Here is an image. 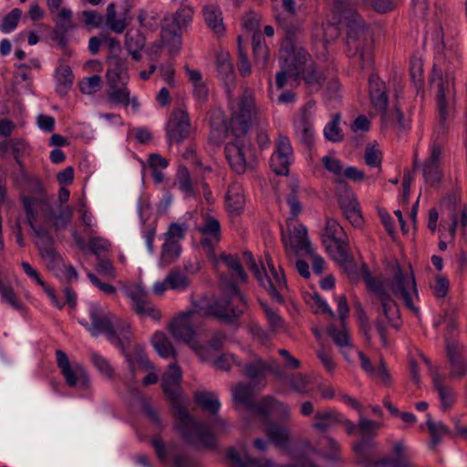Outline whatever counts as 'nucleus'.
Wrapping results in <instances>:
<instances>
[{
	"instance_id": "23",
	"label": "nucleus",
	"mask_w": 467,
	"mask_h": 467,
	"mask_svg": "<svg viewBox=\"0 0 467 467\" xmlns=\"http://www.w3.org/2000/svg\"><path fill=\"white\" fill-rule=\"evenodd\" d=\"M198 232L202 235L200 244L203 249L210 253H213L214 246L221 241V225L219 221L210 215L204 217V222L198 226Z\"/></svg>"
},
{
	"instance_id": "5",
	"label": "nucleus",
	"mask_w": 467,
	"mask_h": 467,
	"mask_svg": "<svg viewBox=\"0 0 467 467\" xmlns=\"http://www.w3.org/2000/svg\"><path fill=\"white\" fill-rule=\"evenodd\" d=\"M79 323L93 336L105 335L118 348L125 350L131 348L132 332L130 325L119 319L113 313L100 305L92 303L88 308V317H82Z\"/></svg>"
},
{
	"instance_id": "62",
	"label": "nucleus",
	"mask_w": 467,
	"mask_h": 467,
	"mask_svg": "<svg viewBox=\"0 0 467 467\" xmlns=\"http://www.w3.org/2000/svg\"><path fill=\"white\" fill-rule=\"evenodd\" d=\"M151 344L155 350H175L168 337L161 331L153 334Z\"/></svg>"
},
{
	"instance_id": "1",
	"label": "nucleus",
	"mask_w": 467,
	"mask_h": 467,
	"mask_svg": "<svg viewBox=\"0 0 467 467\" xmlns=\"http://www.w3.org/2000/svg\"><path fill=\"white\" fill-rule=\"evenodd\" d=\"M254 108L253 100L243 96L239 101V109L233 113L229 125L223 119L217 126L214 123L211 125L208 139L213 145H221L229 130L234 137L233 141L225 145L224 152L232 170L238 174L244 173L247 159L253 155V147L246 135L251 126Z\"/></svg>"
},
{
	"instance_id": "59",
	"label": "nucleus",
	"mask_w": 467,
	"mask_h": 467,
	"mask_svg": "<svg viewBox=\"0 0 467 467\" xmlns=\"http://www.w3.org/2000/svg\"><path fill=\"white\" fill-rule=\"evenodd\" d=\"M423 176L425 182L433 186L441 182L442 174L438 164L424 163Z\"/></svg>"
},
{
	"instance_id": "57",
	"label": "nucleus",
	"mask_w": 467,
	"mask_h": 467,
	"mask_svg": "<svg viewBox=\"0 0 467 467\" xmlns=\"http://www.w3.org/2000/svg\"><path fill=\"white\" fill-rule=\"evenodd\" d=\"M328 335L335 342V344L339 348L348 347L350 346L349 335L347 329L343 327L341 329L337 328L332 326L328 328Z\"/></svg>"
},
{
	"instance_id": "29",
	"label": "nucleus",
	"mask_w": 467,
	"mask_h": 467,
	"mask_svg": "<svg viewBox=\"0 0 467 467\" xmlns=\"http://www.w3.org/2000/svg\"><path fill=\"white\" fill-rule=\"evenodd\" d=\"M285 379L284 381H279L280 383H287L291 389L297 394L300 395H309L314 390L312 379L305 375L303 373H295L291 375H286L284 372Z\"/></svg>"
},
{
	"instance_id": "13",
	"label": "nucleus",
	"mask_w": 467,
	"mask_h": 467,
	"mask_svg": "<svg viewBox=\"0 0 467 467\" xmlns=\"http://www.w3.org/2000/svg\"><path fill=\"white\" fill-rule=\"evenodd\" d=\"M192 311L182 313L170 323L169 330L177 341L184 343L192 350H202V347L196 340V330L192 320Z\"/></svg>"
},
{
	"instance_id": "52",
	"label": "nucleus",
	"mask_w": 467,
	"mask_h": 467,
	"mask_svg": "<svg viewBox=\"0 0 467 467\" xmlns=\"http://www.w3.org/2000/svg\"><path fill=\"white\" fill-rule=\"evenodd\" d=\"M88 247L96 257H99L107 255L110 250L111 244L102 237H91L88 242Z\"/></svg>"
},
{
	"instance_id": "12",
	"label": "nucleus",
	"mask_w": 467,
	"mask_h": 467,
	"mask_svg": "<svg viewBox=\"0 0 467 467\" xmlns=\"http://www.w3.org/2000/svg\"><path fill=\"white\" fill-rule=\"evenodd\" d=\"M57 362L68 387L78 389H89L90 379L80 363L70 361L65 352H57Z\"/></svg>"
},
{
	"instance_id": "25",
	"label": "nucleus",
	"mask_w": 467,
	"mask_h": 467,
	"mask_svg": "<svg viewBox=\"0 0 467 467\" xmlns=\"http://www.w3.org/2000/svg\"><path fill=\"white\" fill-rule=\"evenodd\" d=\"M198 358L211 361L212 365L220 370L228 371L233 365L241 367L240 360L232 352H196Z\"/></svg>"
},
{
	"instance_id": "26",
	"label": "nucleus",
	"mask_w": 467,
	"mask_h": 467,
	"mask_svg": "<svg viewBox=\"0 0 467 467\" xmlns=\"http://www.w3.org/2000/svg\"><path fill=\"white\" fill-rule=\"evenodd\" d=\"M341 412L333 408H327L316 412L311 427L318 432H326L339 425Z\"/></svg>"
},
{
	"instance_id": "37",
	"label": "nucleus",
	"mask_w": 467,
	"mask_h": 467,
	"mask_svg": "<svg viewBox=\"0 0 467 467\" xmlns=\"http://www.w3.org/2000/svg\"><path fill=\"white\" fill-rule=\"evenodd\" d=\"M293 238L296 244L291 243V247L294 251L296 253L298 251H304L307 255L313 254V248L308 239L306 226L303 224L296 226Z\"/></svg>"
},
{
	"instance_id": "30",
	"label": "nucleus",
	"mask_w": 467,
	"mask_h": 467,
	"mask_svg": "<svg viewBox=\"0 0 467 467\" xmlns=\"http://www.w3.org/2000/svg\"><path fill=\"white\" fill-rule=\"evenodd\" d=\"M252 47L255 66L261 70L265 69L269 58V49L265 43L263 35L260 32L254 33Z\"/></svg>"
},
{
	"instance_id": "49",
	"label": "nucleus",
	"mask_w": 467,
	"mask_h": 467,
	"mask_svg": "<svg viewBox=\"0 0 467 467\" xmlns=\"http://www.w3.org/2000/svg\"><path fill=\"white\" fill-rule=\"evenodd\" d=\"M159 15L154 11L140 9L138 15V21L142 27L150 31H156L159 27Z\"/></svg>"
},
{
	"instance_id": "54",
	"label": "nucleus",
	"mask_w": 467,
	"mask_h": 467,
	"mask_svg": "<svg viewBox=\"0 0 467 467\" xmlns=\"http://www.w3.org/2000/svg\"><path fill=\"white\" fill-rule=\"evenodd\" d=\"M146 44L145 36L140 31L130 30L126 33L125 46L127 50L142 49Z\"/></svg>"
},
{
	"instance_id": "22",
	"label": "nucleus",
	"mask_w": 467,
	"mask_h": 467,
	"mask_svg": "<svg viewBox=\"0 0 467 467\" xmlns=\"http://www.w3.org/2000/svg\"><path fill=\"white\" fill-rule=\"evenodd\" d=\"M368 92L373 108L380 114L381 121H386L389 98L385 83L374 74L368 78Z\"/></svg>"
},
{
	"instance_id": "4",
	"label": "nucleus",
	"mask_w": 467,
	"mask_h": 467,
	"mask_svg": "<svg viewBox=\"0 0 467 467\" xmlns=\"http://www.w3.org/2000/svg\"><path fill=\"white\" fill-rule=\"evenodd\" d=\"M461 63L462 57L452 46L447 47L443 39L436 45L430 83L437 88L438 119L442 127L445 126L452 108L455 96L454 73Z\"/></svg>"
},
{
	"instance_id": "34",
	"label": "nucleus",
	"mask_w": 467,
	"mask_h": 467,
	"mask_svg": "<svg viewBox=\"0 0 467 467\" xmlns=\"http://www.w3.org/2000/svg\"><path fill=\"white\" fill-rule=\"evenodd\" d=\"M295 128L300 141L308 149L312 148L315 138L311 116L306 114L301 116L300 120L295 123Z\"/></svg>"
},
{
	"instance_id": "44",
	"label": "nucleus",
	"mask_w": 467,
	"mask_h": 467,
	"mask_svg": "<svg viewBox=\"0 0 467 467\" xmlns=\"http://www.w3.org/2000/svg\"><path fill=\"white\" fill-rule=\"evenodd\" d=\"M166 283L171 289L185 290L190 285V280L179 268H172L166 276Z\"/></svg>"
},
{
	"instance_id": "42",
	"label": "nucleus",
	"mask_w": 467,
	"mask_h": 467,
	"mask_svg": "<svg viewBox=\"0 0 467 467\" xmlns=\"http://www.w3.org/2000/svg\"><path fill=\"white\" fill-rule=\"evenodd\" d=\"M340 119V114L337 113L325 127L324 135L327 140L332 142H341L344 140L343 131L339 128Z\"/></svg>"
},
{
	"instance_id": "43",
	"label": "nucleus",
	"mask_w": 467,
	"mask_h": 467,
	"mask_svg": "<svg viewBox=\"0 0 467 467\" xmlns=\"http://www.w3.org/2000/svg\"><path fill=\"white\" fill-rule=\"evenodd\" d=\"M220 259L229 269L232 270V275H236L240 281L244 283L247 281V275L245 274L237 254L222 253L220 254Z\"/></svg>"
},
{
	"instance_id": "19",
	"label": "nucleus",
	"mask_w": 467,
	"mask_h": 467,
	"mask_svg": "<svg viewBox=\"0 0 467 467\" xmlns=\"http://www.w3.org/2000/svg\"><path fill=\"white\" fill-rule=\"evenodd\" d=\"M420 358L431 371L433 387L438 392L439 400L441 401V410L443 411L450 410L457 399L455 391L451 387L446 386L443 383L442 377L438 373L437 368L431 366L430 359L425 355L420 354Z\"/></svg>"
},
{
	"instance_id": "60",
	"label": "nucleus",
	"mask_w": 467,
	"mask_h": 467,
	"mask_svg": "<svg viewBox=\"0 0 467 467\" xmlns=\"http://www.w3.org/2000/svg\"><path fill=\"white\" fill-rule=\"evenodd\" d=\"M229 337L223 331H216L213 333L206 342V347L211 350H220L227 348Z\"/></svg>"
},
{
	"instance_id": "20",
	"label": "nucleus",
	"mask_w": 467,
	"mask_h": 467,
	"mask_svg": "<svg viewBox=\"0 0 467 467\" xmlns=\"http://www.w3.org/2000/svg\"><path fill=\"white\" fill-rule=\"evenodd\" d=\"M21 201L24 211L26 214L27 224L31 227L37 237V241L36 243V246L43 247L54 245L55 239L50 233L43 225L36 224V213L33 212V204L36 200L31 196H22Z\"/></svg>"
},
{
	"instance_id": "6",
	"label": "nucleus",
	"mask_w": 467,
	"mask_h": 467,
	"mask_svg": "<svg viewBox=\"0 0 467 467\" xmlns=\"http://www.w3.org/2000/svg\"><path fill=\"white\" fill-rule=\"evenodd\" d=\"M376 443L370 441L362 440L353 444V451L357 462L362 467H420L411 462L413 453L403 441L394 442L390 456L376 458Z\"/></svg>"
},
{
	"instance_id": "2",
	"label": "nucleus",
	"mask_w": 467,
	"mask_h": 467,
	"mask_svg": "<svg viewBox=\"0 0 467 467\" xmlns=\"http://www.w3.org/2000/svg\"><path fill=\"white\" fill-rule=\"evenodd\" d=\"M360 273L368 291L379 301L382 314L393 327H399L397 322L400 318V313L398 304L387 290V286L395 297L403 300L404 306L407 308L414 314L419 313V308L413 305L410 293V289H412L414 294L418 296L416 281L412 272L410 274L405 273L398 266L392 277L386 282L374 277L366 264L361 265Z\"/></svg>"
},
{
	"instance_id": "38",
	"label": "nucleus",
	"mask_w": 467,
	"mask_h": 467,
	"mask_svg": "<svg viewBox=\"0 0 467 467\" xmlns=\"http://www.w3.org/2000/svg\"><path fill=\"white\" fill-rule=\"evenodd\" d=\"M194 399L196 403L202 407V409L209 411L212 414H216L221 408L218 396L214 392L197 391L194 394Z\"/></svg>"
},
{
	"instance_id": "15",
	"label": "nucleus",
	"mask_w": 467,
	"mask_h": 467,
	"mask_svg": "<svg viewBox=\"0 0 467 467\" xmlns=\"http://www.w3.org/2000/svg\"><path fill=\"white\" fill-rule=\"evenodd\" d=\"M257 281L273 301L279 305L285 304L284 293L288 290V285L284 270L281 267L268 275L265 266L262 265V272Z\"/></svg>"
},
{
	"instance_id": "17",
	"label": "nucleus",
	"mask_w": 467,
	"mask_h": 467,
	"mask_svg": "<svg viewBox=\"0 0 467 467\" xmlns=\"http://www.w3.org/2000/svg\"><path fill=\"white\" fill-rule=\"evenodd\" d=\"M191 123L188 113L181 109H174L166 125L168 142L182 143L189 137Z\"/></svg>"
},
{
	"instance_id": "41",
	"label": "nucleus",
	"mask_w": 467,
	"mask_h": 467,
	"mask_svg": "<svg viewBox=\"0 0 467 467\" xmlns=\"http://www.w3.org/2000/svg\"><path fill=\"white\" fill-rule=\"evenodd\" d=\"M126 359L133 376L152 368L150 361L142 352H126Z\"/></svg>"
},
{
	"instance_id": "11",
	"label": "nucleus",
	"mask_w": 467,
	"mask_h": 467,
	"mask_svg": "<svg viewBox=\"0 0 467 467\" xmlns=\"http://www.w3.org/2000/svg\"><path fill=\"white\" fill-rule=\"evenodd\" d=\"M223 295L209 307L210 314L223 323H233L239 318L244 310L240 306H246V299L234 280L221 279Z\"/></svg>"
},
{
	"instance_id": "51",
	"label": "nucleus",
	"mask_w": 467,
	"mask_h": 467,
	"mask_svg": "<svg viewBox=\"0 0 467 467\" xmlns=\"http://www.w3.org/2000/svg\"><path fill=\"white\" fill-rule=\"evenodd\" d=\"M0 296L2 299L16 310H23L24 304L17 298L12 286L0 280Z\"/></svg>"
},
{
	"instance_id": "31",
	"label": "nucleus",
	"mask_w": 467,
	"mask_h": 467,
	"mask_svg": "<svg viewBox=\"0 0 467 467\" xmlns=\"http://www.w3.org/2000/svg\"><path fill=\"white\" fill-rule=\"evenodd\" d=\"M300 75L311 89V91H317L321 88L324 84L325 77L321 71L317 69V67L311 63L306 65V62L302 65Z\"/></svg>"
},
{
	"instance_id": "55",
	"label": "nucleus",
	"mask_w": 467,
	"mask_h": 467,
	"mask_svg": "<svg viewBox=\"0 0 467 467\" xmlns=\"http://www.w3.org/2000/svg\"><path fill=\"white\" fill-rule=\"evenodd\" d=\"M96 258L98 261L95 266L96 271L105 277L114 279L116 277V269L113 266L112 260L108 255Z\"/></svg>"
},
{
	"instance_id": "7",
	"label": "nucleus",
	"mask_w": 467,
	"mask_h": 467,
	"mask_svg": "<svg viewBox=\"0 0 467 467\" xmlns=\"http://www.w3.org/2000/svg\"><path fill=\"white\" fill-rule=\"evenodd\" d=\"M254 391L250 384L238 383L232 389L233 400L235 404L244 406L252 411L266 419L268 415H276L284 419L290 417L288 405L277 400L272 396H265L259 401H254Z\"/></svg>"
},
{
	"instance_id": "64",
	"label": "nucleus",
	"mask_w": 467,
	"mask_h": 467,
	"mask_svg": "<svg viewBox=\"0 0 467 467\" xmlns=\"http://www.w3.org/2000/svg\"><path fill=\"white\" fill-rule=\"evenodd\" d=\"M186 227L177 223H171L168 231L164 234L165 241H180L184 238Z\"/></svg>"
},
{
	"instance_id": "36",
	"label": "nucleus",
	"mask_w": 467,
	"mask_h": 467,
	"mask_svg": "<svg viewBox=\"0 0 467 467\" xmlns=\"http://www.w3.org/2000/svg\"><path fill=\"white\" fill-rule=\"evenodd\" d=\"M161 39L171 55L174 56L180 52L182 47L181 30L176 29L174 26H167L161 30Z\"/></svg>"
},
{
	"instance_id": "56",
	"label": "nucleus",
	"mask_w": 467,
	"mask_h": 467,
	"mask_svg": "<svg viewBox=\"0 0 467 467\" xmlns=\"http://www.w3.org/2000/svg\"><path fill=\"white\" fill-rule=\"evenodd\" d=\"M101 77L93 75L89 78H85L78 82L79 89L84 94H94L101 88Z\"/></svg>"
},
{
	"instance_id": "28",
	"label": "nucleus",
	"mask_w": 467,
	"mask_h": 467,
	"mask_svg": "<svg viewBox=\"0 0 467 467\" xmlns=\"http://www.w3.org/2000/svg\"><path fill=\"white\" fill-rule=\"evenodd\" d=\"M426 426L430 433L428 448L432 451H438V446L444 436L453 437L450 429L441 421H434L430 414H427Z\"/></svg>"
},
{
	"instance_id": "24",
	"label": "nucleus",
	"mask_w": 467,
	"mask_h": 467,
	"mask_svg": "<svg viewBox=\"0 0 467 467\" xmlns=\"http://www.w3.org/2000/svg\"><path fill=\"white\" fill-rule=\"evenodd\" d=\"M56 25L51 34V39L56 41L62 48L67 44V34L72 28V12L69 9H61L55 20Z\"/></svg>"
},
{
	"instance_id": "40",
	"label": "nucleus",
	"mask_w": 467,
	"mask_h": 467,
	"mask_svg": "<svg viewBox=\"0 0 467 467\" xmlns=\"http://www.w3.org/2000/svg\"><path fill=\"white\" fill-rule=\"evenodd\" d=\"M451 378L461 379L467 375V359L462 352H449Z\"/></svg>"
},
{
	"instance_id": "50",
	"label": "nucleus",
	"mask_w": 467,
	"mask_h": 467,
	"mask_svg": "<svg viewBox=\"0 0 467 467\" xmlns=\"http://www.w3.org/2000/svg\"><path fill=\"white\" fill-rule=\"evenodd\" d=\"M192 15L193 9L190 5H184L176 11L173 22L169 26L181 30L182 27L186 26L192 21Z\"/></svg>"
},
{
	"instance_id": "39",
	"label": "nucleus",
	"mask_w": 467,
	"mask_h": 467,
	"mask_svg": "<svg viewBox=\"0 0 467 467\" xmlns=\"http://www.w3.org/2000/svg\"><path fill=\"white\" fill-rule=\"evenodd\" d=\"M182 246L178 241H165L161 247L160 265L166 267L181 255Z\"/></svg>"
},
{
	"instance_id": "27",
	"label": "nucleus",
	"mask_w": 467,
	"mask_h": 467,
	"mask_svg": "<svg viewBox=\"0 0 467 467\" xmlns=\"http://www.w3.org/2000/svg\"><path fill=\"white\" fill-rule=\"evenodd\" d=\"M133 303V310L139 315L150 317L154 320H160L161 313L155 308L147 299L145 293L140 289H136L129 294Z\"/></svg>"
},
{
	"instance_id": "53",
	"label": "nucleus",
	"mask_w": 467,
	"mask_h": 467,
	"mask_svg": "<svg viewBox=\"0 0 467 467\" xmlns=\"http://www.w3.org/2000/svg\"><path fill=\"white\" fill-rule=\"evenodd\" d=\"M358 427L363 438H369L377 434L378 430L381 427V423L368 420L362 414L359 416Z\"/></svg>"
},
{
	"instance_id": "33",
	"label": "nucleus",
	"mask_w": 467,
	"mask_h": 467,
	"mask_svg": "<svg viewBox=\"0 0 467 467\" xmlns=\"http://www.w3.org/2000/svg\"><path fill=\"white\" fill-rule=\"evenodd\" d=\"M334 11L340 16L347 24L364 21L355 9L353 0H335Z\"/></svg>"
},
{
	"instance_id": "35",
	"label": "nucleus",
	"mask_w": 467,
	"mask_h": 467,
	"mask_svg": "<svg viewBox=\"0 0 467 467\" xmlns=\"http://www.w3.org/2000/svg\"><path fill=\"white\" fill-rule=\"evenodd\" d=\"M57 92L64 97L72 88L74 82V74L71 67L67 65H61L56 70Z\"/></svg>"
},
{
	"instance_id": "8",
	"label": "nucleus",
	"mask_w": 467,
	"mask_h": 467,
	"mask_svg": "<svg viewBox=\"0 0 467 467\" xmlns=\"http://www.w3.org/2000/svg\"><path fill=\"white\" fill-rule=\"evenodd\" d=\"M308 57L306 50L296 45L294 35L287 34L280 48L281 70L275 75L276 88L282 89L288 79L297 82L301 67Z\"/></svg>"
},
{
	"instance_id": "32",
	"label": "nucleus",
	"mask_w": 467,
	"mask_h": 467,
	"mask_svg": "<svg viewBox=\"0 0 467 467\" xmlns=\"http://www.w3.org/2000/svg\"><path fill=\"white\" fill-rule=\"evenodd\" d=\"M216 67L218 74L227 88H230L232 86H234L235 81V74L229 55L222 54L217 56Z\"/></svg>"
},
{
	"instance_id": "58",
	"label": "nucleus",
	"mask_w": 467,
	"mask_h": 467,
	"mask_svg": "<svg viewBox=\"0 0 467 467\" xmlns=\"http://www.w3.org/2000/svg\"><path fill=\"white\" fill-rule=\"evenodd\" d=\"M22 15V11L19 8H14L8 13L3 19L0 28L5 33H9L14 30Z\"/></svg>"
},
{
	"instance_id": "46",
	"label": "nucleus",
	"mask_w": 467,
	"mask_h": 467,
	"mask_svg": "<svg viewBox=\"0 0 467 467\" xmlns=\"http://www.w3.org/2000/svg\"><path fill=\"white\" fill-rule=\"evenodd\" d=\"M323 456L332 462H337L340 460V444L331 436H326L323 438Z\"/></svg>"
},
{
	"instance_id": "63",
	"label": "nucleus",
	"mask_w": 467,
	"mask_h": 467,
	"mask_svg": "<svg viewBox=\"0 0 467 467\" xmlns=\"http://www.w3.org/2000/svg\"><path fill=\"white\" fill-rule=\"evenodd\" d=\"M322 161H323L325 168L328 171H330L337 176V178L336 180L337 184V180L339 178L345 181V179L342 177L343 172H344L343 165H342V162L338 159H335V158H332L329 156H325L323 158Z\"/></svg>"
},
{
	"instance_id": "61",
	"label": "nucleus",
	"mask_w": 467,
	"mask_h": 467,
	"mask_svg": "<svg viewBox=\"0 0 467 467\" xmlns=\"http://www.w3.org/2000/svg\"><path fill=\"white\" fill-rule=\"evenodd\" d=\"M450 286L449 279L441 275L435 277L433 284L431 285L435 296L443 298L446 296Z\"/></svg>"
},
{
	"instance_id": "14",
	"label": "nucleus",
	"mask_w": 467,
	"mask_h": 467,
	"mask_svg": "<svg viewBox=\"0 0 467 467\" xmlns=\"http://www.w3.org/2000/svg\"><path fill=\"white\" fill-rule=\"evenodd\" d=\"M34 198L36 201L33 204V212L35 213V207H37L40 210L46 225L54 228L55 231H59L66 228L70 223L73 215V210L70 206L60 205L57 213L47 199Z\"/></svg>"
},
{
	"instance_id": "9",
	"label": "nucleus",
	"mask_w": 467,
	"mask_h": 467,
	"mask_svg": "<svg viewBox=\"0 0 467 467\" xmlns=\"http://www.w3.org/2000/svg\"><path fill=\"white\" fill-rule=\"evenodd\" d=\"M373 40L365 21L347 24L346 55L358 57L361 70L373 66Z\"/></svg>"
},
{
	"instance_id": "18",
	"label": "nucleus",
	"mask_w": 467,
	"mask_h": 467,
	"mask_svg": "<svg viewBox=\"0 0 467 467\" xmlns=\"http://www.w3.org/2000/svg\"><path fill=\"white\" fill-rule=\"evenodd\" d=\"M242 372L248 379L256 382L261 381L266 373L272 374L277 381H284L285 379L284 368L275 361L265 362L262 359H256L245 365Z\"/></svg>"
},
{
	"instance_id": "45",
	"label": "nucleus",
	"mask_w": 467,
	"mask_h": 467,
	"mask_svg": "<svg viewBox=\"0 0 467 467\" xmlns=\"http://www.w3.org/2000/svg\"><path fill=\"white\" fill-rule=\"evenodd\" d=\"M203 16H204L206 24L214 32L221 33L223 31L221 12L217 8L204 6L203 7Z\"/></svg>"
},
{
	"instance_id": "3",
	"label": "nucleus",
	"mask_w": 467,
	"mask_h": 467,
	"mask_svg": "<svg viewBox=\"0 0 467 467\" xmlns=\"http://www.w3.org/2000/svg\"><path fill=\"white\" fill-rule=\"evenodd\" d=\"M181 380V368L175 363L170 364L168 371L161 379V388L171 401L173 414L178 420L177 430L188 443H201L205 448H215L216 439L213 431L205 424L191 417L183 404Z\"/></svg>"
},
{
	"instance_id": "47",
	"label": "nucleus",
	"mask_w": 467,
	"mask_h": 467,
	"mask_svg": "<svg viewBox=\"0 0 467 467\" xmlns=\"http://www.w3.org/2000/svg\"><path fill=\"white\" fill-rule=\"evenodd\" d=\"M109 99L115 104L128 106L130 104V90L126 87V82L121 85L109 87Z\"/></svg>"
},
{
	"instance_id": "21",
	"label": "nucleus",
	"mask_w": 467,
	"mask_h": 467,
	"mask_svg": "<svg viewBox=\"0 0 467 467\" xmlns=\"http://www.w3.org/2000/svg\"><path fill=\"white\" fill-rule=\"evenodd\" d=\"M292 153L293 149L288 138L280 135L276 142V150L271 158V167L275 174L286 175L288 173Z\"/></svg>"
},
{
	"instance_id": "48",
	"label": "nucleus",
	"mask_w": 467,
	"mask_h": 467,
	"mask_svg": "<svg viewBox=\"0 0 467 467\" xmlns=\"http://www.w3.org/2000/svg\"><path fill=\"white\" fill-rule=\"evenodd\" d=\"M177 183L179 189L188 197L194 196L189 170L185 166H180L177 172Z\"/></svg>"
},
{
	"instance_id": "10",
	"label": "nucleus",
	"mask_w": 467,
	"mask_h": 467,
	"mask_svg": "<svg viewBox=\"0 0 467 467\" xmlns=\"http://www.w3.org/2000/svg\"><path fill=\"white\" fill-rule=\"evenodd\" d=\"M326 236L323 237V244L331 258L342 268L349 277L358 275V267L354 258L349 254L348 242L337 236L343 233V228L338 223L327 218L325 228Z\"/></svg>"
},
{
	"instance_id": "16",
	"label": "nucleus",
	"mask_w": 467,
	"mask_h": 467,
	"mask_svg": "<svg viewBox=\"0 0 467 467\" xmlns=\"http://www.w3.org/2000/svg\"><path fill=\"white\" fill-rule=\"evenodd\" d=\"M336 191L338 204L342 209L346 219L355 226L361 225L363 218L358 209V202L347 182L339 178L337 180V188Z\"/></svg>"
}]
</instances>
